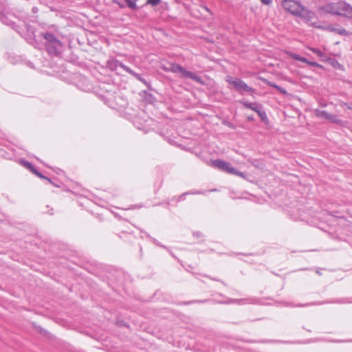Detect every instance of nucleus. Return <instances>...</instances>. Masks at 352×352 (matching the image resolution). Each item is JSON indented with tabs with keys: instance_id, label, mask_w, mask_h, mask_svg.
<instances>
[{
	"instance_id": "nucleus-1",
	"label": "nucleus",
	"mask_w": 352,
	"mask_h": 352,
	"mask_svg": "<svg viewBox=\"0 0 352 352\" xmlns=\"http://www.w3.org/2000/svg\"><path fill=\"white\" fill-rule=\"evenodd\" d=\"M283 8L293 15L298 16L309 21L314 18V13L302 6L298 1L294 0H283Z\"/></svg>"
},
{
	"instance_id": "nucleus-2",
	"label": "nucleus",
	"mask_w": 352,
	"mask_h": 352,
	"mask_svg": "<svg viewBox=\"0 0 352 352\" xmlns=\"http://www.w3.org/2000/svg\"><path fill=\"white\" fill-rule=\"evenodd\" d=\"M320 9L325 13L352 18V7L344 1L329 3Z\"/></svg>"
},
{
	"instance_id": "nucleus-3",
	"label": "nucleus",
	"mask_w": 352,
	"mask_h": 352,
	"mask_svg": "<svg viewBox=\"0 0 352 352\" xmlns=\"http://www.w3.org/2000/svg\"><path fill=\"white\" fill-rule=\"evenodd\" d=\"M163 69L166 72H171L175 74H179L182 78H190L197 82L201 84L203 83L201 77L193 72L187 71L184 67L177 63H171L168 67H164Z\"/></svg>"
},
{
	"instance_id": "nucleus-4",
	"label": "nucleus",
	"mask_w": 352,
	"mask_h": 352,
	"mask_svg": "<svg viewBox=\"0 0 352 352\" xmlns=\"http://www.w3.org/2000/svg\"><path fill=\"white\" fill-rule=\"evenodd\" d=\"M226 81L236 91L243 94V92L253 93L254 89L249 87L245 82L240 78L228 76L226 77Z\"/></svg>"
},
{
	"instance_id": "nucleus-5",
	"label": "nucleus",
	"mask_w": 352,
	"mask_h": 352,
	"mask_svg": "<svg viewBox=\"0 0 352 352\" xmlns=\"http://www.w3.org/2000/svg\"><path fill=\"white\" fill-rule=\"evenodd\" d=\"M44 38L47 42L46 47L49 53L57 54L60 52L62 43L52 34L45 33L44 34Z\"/></svg>"
},
{
	"instance_id": "nucleus-6",
	"label": "nucleus",
	"mask_w": 352,
	"mask_h": 352,
	"mask_svg": "<svg viewBox=\"0 0 352 352\" xmlns=\"http://www.w3.org/2000/svg\"><path fill=\"white\" fill-rule=\"evenodd\" d=\"M211 166L229 174L234 171V167L230 163L219 159L212 160Z\"/></svg>"
},
{
	"instance_id": "nucleus-7",
	"label": "nucleus",
	"mask_w": 352,
	"mask_h": 352,
	"mask_svg": "<svg viewBox=\"0 0 352 352\" xmlns=\"http://www.w3.org/2000/svg\"><path fill=\"white\" fill-rule=\"evenodd\" d=\"M315 113L318 118L325 119L331 123L342 124V120L337 116L330 114L327 111L317 109Z\"/></svg>"
},
{
	"instance_id": "nucleus-8",
	"label": "nucleus",
	"mask_w": 352,
	"mask_h": 352,
	"mask_svg": "<svg viewBox=\"0 0 352 352\" xmlns=\"http://www.w3.org/2000/svg\"><path fill=\"white\" fill-rule=\"evenodd\" d=\"M116 67H120L122 68L123 70H124L125 72H126L127 73L134 76L138 80L142 81V82H144V80L141 78V76L136 74L135 72H134L133 71H132L129 67L126 66L125 65H124L123 63H120V62H118V61H116Z\"/></svg>"
},
{
	"instance_id": "nucleus-9",
	"label": "nucleus",
	"mask_w": 352,
	"mask_h": 352,
	"mask_svg": "<svg viewBox=\"0 0 352 352\" xmlns=\"http://www.w3.org/2000/svg\"><path fill=\"white\" fill-rule=\"evenodd\" d=\"M241 102L248 109L258 113L262 109V105L256 102H248L245 101H241Z\"/></svg>"
},
{
	"instance_id": "nucleus-10",
	"label": "nucleus",
	"mask_w": 352,
	"mask_h": 352,
	"mask_svg": "<svg viewBox=\"0 0 352 352\" xmlns=\"http://www.w3.org/2000/svg\"><path fill=\"white\" fill-rule=\"evenodd\" d=\"M21 164L25 167L27 168L28 169H29L32 173H33L34 174L36 175L37 176H38L39 177H41V178H45V177L43 176L42 174H41L40 173H38L35 168L34 167L32 166V164L28 162V161H25V160H22L21 161Z\"/></svg>"
},
{
	"instance_id": "nucleus-11",
	"label": "nucleus",
	"mask_w": 352,
	"mask_h": 352,
	"mask_svg": "<svg viewBox=\"0 0 352 352\" xmlns=\"http://www.w3.org/2000/svg\"><path fill=\"white\" fill-rule=\"evenodd\" d=\"M309 49L313 52L314 54H317L318 57H320V60L324 61L326 60L327 57L324 53L319 50L318 49L314 48V47H309Z\"/></svg>"
},
{
	"instance_id": "nucleus-12",
	"label": "nucleus",
	"mask_w": 352,
	"mask_h": 352,
	"mask_svg": "<svg viewBox=\"0 0 352 352\" xmlns=\"http://www.w3.org/2000/svg\"><path fill=\"white\" fill-rule=\"evenodd\" d=\"M127 3L129 8L132 10H135L137 8L136 1L137 0H124Z\"/></svg>"
},
{
	"instance_id": "nucleus-13",
	"label": "nucleus",
	"mask_w": 352,
	"mask_h": 352,
	"mask_svg": "<svg viewBox=\"0 0 352 352\" xmlns=\"http://www.w3.org/2000/svg\"><path fill=\"white\" fill-rule=\"evenodd\" d=\"M332 31L340 34V35H346L347 32L344 28H333Z\"/></svg>"
},
{
	"instance_id": "nucleus-14",
	"label": "nucleus",
	"mask_w": 352,
	"mask_h": 352,
	"mask_svg": "<svg viewBox=\"0 0 352 352\" xmlns=\"http://www.w3.org/2000/svg\"><path fill=\"white\" fill-rule=\"evenodd\" d=\"M257 113L262 120L264 121V120H267V115L265 111H262V109L260 111H258Z\"/></svg>"
},
{
	"instance_id": "nucleus-15",
	"label": "nucleus",
	"mask_w": 352,
	"mask_h": 352,
	"mask_svg": "<svg viewBox=\"0 0 352 352\" xmlns=\"http://www.w3.org/2000/svg\"><path fill=\"white\" fill-rule=\"evenodd\" d=\"M232 174L235 175H237V176L241 177H242V178H245V175H244V173H242V172H241V171L237 170H236V169H235L234 168V171H233V172H232Z\"/></svg>"
},
{
	"instance_id": "nucleus-16",
	"label": "nucleus",
	"mask_w": 352,
	"mask_h": 352,
	"mask_svg": "<svg viewBox=\"0 0 352 352\" xmlns=\"http://www.w3.org/2000/svg\"><path fill=\"white\" fill-rule=\"evenodd\" d=\"M290 56L294 60L300 61L301 56L297 54L291 53Z\"/></svg>"
},
{
	"instance_id": "nucleus-17",
	"label": "nucleus",
	"mask_w": 352,
	"mask_h": 352,
	"mask_svg": "<svg viewBox=\"0 0 352 352\" xmlns=\"http://www.w3.org/2000/svg\"><path fill=\"white\" fill-rule=\"evenodd\" d=\"M161 0H147V2L152 6H156L160 3Z\"/></svg>"
},
{
	"instance_id": "nucleus-18",
	"label": "nucleus",
	"mask_w": 352,
	"mask_h": 352,
	"mask_svg": "<svg viewBox=\"0 0 352 352\" xmlns=\"http://www.w3.org/2000/svg\"><path fill=\"white\" fill-rule=\"evenodd\" d=\"M308 65H311V66H314V67H318L319 66V65L316 63V62H314V61H309L308 62Z\"/></svg>"
},
{
	"instance_id": "nucleus-19",
	"label": "nucleus",
	"mask_w": 352,
	"mask_h": 352,
	"mask_svg": "<svg viewBox=\"0 0 352 352\" xmlns=\"http://www.w3.org/2000/svg\"><path fill=\"white\" fill-rule=\"evenodd\" d=\"M341 106H342V107H346L347 109H352V106H351V105L348 104L347 103H345V102H342V103L341 104Z\"/></svg>"
},
{
	"instance_id": "nucleus-20",
	"label": "nucleus",
	"mask_w": 352,
	"mask_h": 352,
	"mask_svg": "<svg viewBox=\"0 0 352 352\" xmlns=\"http://www.w3.org/2000/svg\"><path fill=\"white\" fill-rule=\"evenodd\" d=\"M276 89H277L278 91H280L283 94H286V91L279 86H276Z\"/></svg>"
},
{
	"instance_id": "nucleus-21",
	"label": "nucleus",
	"mask_w": 352,
	"mask_h": 352,
	"mask_svg": "<svg viewBox=\"0 0 352 352\" xmlns=\"http://www.w3.org/2000/svg\"><path fill=\"white\" fill-rule=\"evenodd\" d=\"M261 1L265 5H269L272 3V0H261Z\"/></svg>"
},
{
	"instance_id": "nucleus-22",
	"label": "nucleus",
	"mask_w": 352,
	"mask_h": 352,
	"mask_svg": "<svg viewBox=\"0 0 352 352\" xmlns=\"http://www.w3.org/2000/svg\"><path fill=\"white\" fill-rule=\"evenodd\" d=\"M235 302H236L239 304H244L245 300L240 299V300H234Z\"/></svg>"
},
{
	"instance_id": "nucleus-23",
	"label": "nucleus",
	"mask_w": 352,
	"mask_h": 352,
	"mask_svg": "<svg viewBox=\"0 0 352 352\" xmlns=\"http://www.w3.org/2000/svg\"><path fill=\"white\" fill-rule=\"evenodd\" d=\"M300 62L305 63L308 64L309 60L306 58L301 56Z\"/></svg>"
},
{
	"instance_id": "nucleus-24",
	"label": "nucleus",
	"mask_w": 352,
	"mask_h": 352,
	"mask_svg": "<svg viewBox=\"0 0 352 352\" xmlns=\"http://www.w3.org/2000/svg\"><path fill=\"white\" fill-rule=\"evenodd\" d=\"M187 194H188V193H184V194L182 195L178 198L177 201H179V199H184V197H185V196H186Z\"/></svg>"
},
{
	"instance_id": "nucleus-25",
	"label": "nucleus",
	"mask_w": 352,
	"mask_h": 352,
	"mask_svg": "<svg viewBox=\"0 0 352 352\" xmlns=\"http://www.w3.org/2000/svg\"><path fill=\"white\" fill-rule=\"evenodd\" d=\"M113 2L116 3L117 4H118L120 8H123L124 7V6L122 4L119 3V2H117L116 0H113Z\"/></svg>"
},
{
	"instance_id": "nucleus-26",
	"label": "nucleus",
	"mask_w": 352,
	"mask_h": 352,
	"mask_svg": "<svg viewBox=\"0 0 352 352\" xmlns=\"http://www.w3.org/2000/svg\"><path fill=\"white\" fill-rule=\"evenodd\" d=\"M270 85L272 87H274L276 88V86H278L277 85H275V84H272V83H270Z\"/></svg>"
}]
</instances>
